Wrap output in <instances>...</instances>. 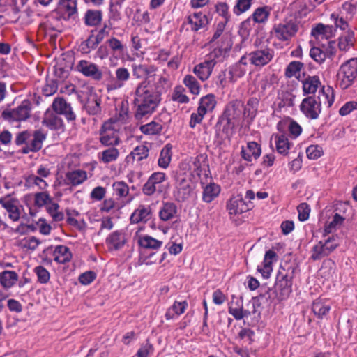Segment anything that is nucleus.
Segmentation results:
<instances>
[{
  "label": "nucleus",
  "mask_w": 357,
  "mask_h": 357,
  "mask_svg": "<svg viewBox=\"0 0 357 357\" xmlns=\"http://www.w3.org/2000/svg\"><path fill=\"white\" fill-rule=\"evenodd\" d=\"M132 75L142 79L135 91V118L138 120L155 111L162 100V94L170 88L169 79L157 74L158 67L152 64L132 63Z\"/></svg>",
  "instance_id": "nucleus-1"
},
{
  "label": "nucleus",
  "mask_w": 357,
  "mask_h": 357,
  "mask_svg": "<svg viewBox=\"0 0 357 357\" xmlns=\"http://www.w3.org/2000/svg\"><path fill=\"white\" fill-rule=\"evenodd\" d=\"M330 93L333 94L331 88H328L326 91L323 88L319 91V96L317 98L309 96L304 98L300 105L301 111L307 118L318 119L321 111V104L324 103L330 107L334 102L333 96H330Z\"/></svg>",
  "instance_id": "nucleus-2"
},
{
  "label": "nucleus",
  "mask_w": 357,
  "mask_h": 357,
  "mask_svg": "<svg viewBox=\"0 0 357 357\" xmlns=\"http://www.w3.org/2000/svg\"><path fill=\"white\" fill-rule=\"evenodd\" d=\"M296 269V266L287 263L280 266L275 284V294L278 301L286 300L292 292V280Z\"/></svg>",
  "instance_id": "nucleus-3"
},
{
  "label": "nucleus",
  "mask_w": 357,
  "mask_h": 357,
  "mask_svg": "<svg viewBox=\"0 0 357 357\" xmlns=\"http://www.w3.org/2000/svg\"><path fill=\"white\" fill-rule=\"evenodd\" d=\"M357 79V58H352L343 63L337 73L339 87L345 90L351 86Z\"/></svg>",
  "instance_id": "nucleus-4"
},
{
  "label": "nucleus",
  "mask_w": 357,
  "mask_h": 357,
  "mask_svg": "<svg viewBox=\"0 0 357 357\" xmlns=\"http://www.w3.org/2000/svg\"><path fill=\"white\" fill-rule=\"evenodd\" d=\"M116 121L111 118L100 129V142L105 146H115L121 143Z\"/></svg>",
  "instance_id": "nucleus-5"
},
{
  "label": "nucleus",
  "mask_w": 357,
  "mask_h": 357,
  "mask_svg": "<svg viewBox=\"0 0 357 357\" xmlns=\"http://www.w3.org/2000/svg\"><path fill=\"white\" fill-rule=\"evenodd\" d=\"M175 180L176 189L174 196L177 202H183L192 196L195 186L190 176L185 174H178L175 176Z\"/></svg>",
  "instance_id": "nucleus-6"
},
{
  "label": "nucleus",
  "mask_w": 357,
  "mask_h": 357,
  "mask_svg": "<svg viewBox=\"0 0 357 357\" xmlns=\"http://www.w3.org/2000/svg\"><path fill=\"white\" fill-rule=\"evenodd\" d=\"M31 109V102L24 100L16 108L3 110L1 116L9 122L25 121L30 116Z\"/></svg>",
  "instance_id": "nucleus-7"
},
{
  "label": "nucleus",
  "mask_w": 357,
  "mask_h": 357,
  "mask_svg": "<svg viewBox=\"0 0 357 357\" xmlns=\"http://www.w3.org/2000/svg\"><path fill=\"white\" fill-rule=\"evenodd\" d=\"M274 57L273 49L261 46L249 53V62L255 67H263L269 63Z\"/></svg>",
  "instance_id": "nucleus-8"
},
{
  "label": "nucleus",
  "mask_w": 357,
  "mask_h": 357,
  "mask_svg": "<svg viewBox=\"0 0 357 357\" xmlns=\"http://www.w3.org/2000/svg\"><path fill=\"white\" fill-rule=\"evenodd\" d=\"M275 37L281 41L290 40L298 31V23L296 20H289L275 24L273 27Z\"/></svg>",
  "instance_id": "nucleus-9"
},
{
  "label": "nucleus",
  "mask_w": 357,
  "mask_h": 357,
  "mask_svg": "<svg viewBox=\"0 0 357 357\" xmlns=\"http://www.w3.org/2000/svg\"><path fill=\"white\" fill-rule=\"evenodd\" d=\"M76 70L84 76L95 81H100L102 79V73L98 66L89 61L80 60L76 65Z\"/></svg>",
  "instance_id": "nucleus-10"
},
{
  "label": "nucleus",
  "mask_w": 357,
  "mask_h": 357,
  "mask_svg": "<svg viewBox=\"0 0 357 357\" xmlns=\"http://www.w3.org/2000/svg\"><path fill=\"white\" fill-rule=\"evenodd\" d=\"M52 108L54 113L63 115L68 122H73L76 119V114L73 112L70 104L62 97L55 98L52 104Z\"/></svg>",
  "instance_id": "nucleus-11"
},
{
  "label": "nucleus",
  "mask_w": 357,
  "mask_h": 357,
  "mask_svg": "<svg viewBox=\"0 0 357 357\" xmlns=\"http://www.w3.org/2000/svg\"><path fill=\"white\" fill-rule=\"evenodd\" d=\"M254 207L252 202H246L241 195L231 198L227 204V209L230 215L245 213Z\"/></svg>",
  "instance_id": "nucleus-12"
},
{
  "label": "nucleus",
  "mask_w": 357,
  "mask_h": 357,
  "mask_svg": "<svg viewBox=\"0 0 357 357\" xmlns=\"http://www.w3.org/2000/svg\"><path fill=\"white\" fill-rule=\"evenodd\" d=\"M221 40L222 45L215 48L207 55L206 59L214 61L215 65L223 60L227 54H228L232 46L231 40L228 36L222 35Z\"/></svg>",
  "instance_id": "nucleus-13"
},
{
  "label": "nucleus",
  "mask_w": 357,
  "mask_h": 357,
  "mask_svg": "<svg viewBox=\"0 0 357 357\" xmlns=\"http://www.w3.org/2000/svg\"><path fill=\"white\" fill-rule=\"evenodd\" d=\"M115 77H111L107 81L106 88L108 91L122 88L130 79V74L124 67L118 68L115 71Z\"/></svg>",
  "instance_id": "nucleus-14"
},
{
  "label": "nucleus",
  "mask_w": 357,
  "mask_h": 357,
  "mask_svg": "<svg viewBox=\"0 0 357 357\" xmlns=\"http://www.w3.org/2000/svg\"><path fill=\"white\" fill-rule=\"evenodd\" d=\"M46 139V135L41 130H37L33 132L32 137L26 140V143L21 150L23 154H28L30 152H38L42 149L43 143Z\"/></svg>",
  "instance_id": "nucleus-15"
},
{
  "label": "nucleus",
  "mask_w": 357,
  "mask_h": 357,
  "mask_svg": "<svg viewBox=\"0 0 357 357\" xmlns=\"http://www.w3.org/2000/svg\"><path fill=\"white\" fill-rule=\"evenodd\" d=\"M0 204L8 213V217L14 222L18 221L20 218V211L19 201L12 198L10 195L0 198Z\"/></svg>",
  "instance_id": "nucleus-16"
},
{
  "label": "nucleus",
  "mask_w": 357,
  "mask_h": 357,
  "mask_svg": "<svg viewBox=\"0 0 357 357\" xmlns=\"http://www.w3.org/2000/svg\"><path fill=\"white\" fill-rule=\"evenodd\" d=\"M42 124L52 130L63 131L65 130V125L62 118L53 111L49 109L44 114Z\"/></svg>",
  "instance_id": "nucleus-17"
},
{
  "label": "nucleus",
  "mask_w": 357,
  "mask_h": 357,
  "mask_svg": "<svg viewBox=\"0 0 357 357\" xmlns=\"http://www.w3.org/2000/svg\"><path fill=\"white\" fill-rule=\"evenodd\" d=\"M166 178V174L163 172L153 173L143 185V193L147 196L153 195L157 190L158 185L165 181Z\"/></svg>",
  "instance_id": "nucleus-18"
},
{
  "label": "nucleus",
  "mask_w": 357,
  "mask_h": 357,
  "mask_svg": "<svg viewBox=\"0 0 357 357\" xmlns=\"http://www.w3.org/2000/svg\"><path fill=\"white\" fill-rule=\"evenodd\" d=\"M105 242L109 250H119L126 242V235L121 231H115L107 237Z\"/></svg>",
  "instance_id": "nucleus-19"
},
{
  "label": "nucleus",
  "mask_w": 357,
  "mask_h": 357,
  "mask_svg": "<svg viewBox=\"0 0 357 357\" xmlns=\"http://www.w3.org/2000/svg\"><path fill=\"white\" fill-rule=\"evenodd\" d=\"M214 66V61L206 59L204 62H202L194 67L193 73L199 78V79L204 82L209 78Z\"/></svg>",
  "instance_id": "nucleus-20"
},
{
  "label": "nucleus",
  "mask_w": 357,
  "mask_h": 357,
  "mask_svg": "<svg viewBox=\"0 0 357 357\" xmlns=\"http://www.w3.org/2000/svg\"><path fill=\"white\" fill-rule=\"evenodd\" d=\"M261 153V146L255 142H249L245 147H242L241 151L242 158L248 162H251L252 158L257 160Z\"/></svg>",
  "instance_id": "nucleus-21"
},
{
  "label": "nucleus",
  "mask_w": 357,
  "mask_h": 357,
  "mask_svg": "<svg viewBox=\"0 0 357 357\" xmlns=\"http://www.w3.org/2000/svg\"><path fill=\"white\" fill-rule=\"evenodd\" d=\"M278 256L275 251L268 250L266 252L263 267L258 266L257 271L260 272L264 278H268L270 276L271 272L272 271V264L273 261H277Z\"/></svg>",
  "instance_id": "nucleus-22"
},
{
  "label": "nucleus",
  "mask_w": 357,
  "mask_h": 357,
  "mask_svg": "<svg viewBox=\"0 0 357 357\" xmlns=\"http://www.w3.org/2000/svg\"><path fill=\"white\" fill-rule=\"evenodd\" d=\"M243 107V104L241 100H232L226 105L222 115L237 121L241 116Z\"/></svg>",
  "instance_id": "nucleus-23"
},
{
  "label": "nucleus",
  "mask_w": 357,
  "mask_h": 357,
  "mask_svg": "<svg viewBox=\"0 0 357 357\" xmlns=\"http://www.w3.org/2000/svg\"><path fill=\"white\" fill-rule=\"evenodd\" d=\"M259 100L257 98H250L245 105H243V117L250 123L255 119L259 107Z\"/></svg>",
  "instance_id": "nucleus-24"
},
{
  "label": "nucleus",
  "mask_w": 357,
  "mask_h": 357,
  "mask_svg": "<svg viewBox=\"0 0 357 357\" xmlns=\"http://www.w3.org/2000/svg\"><path fill=\"white\" fill-rule=\"evenodd\" d=\"M151 218V209L149 206L139 205L130 216L131 223L146 222Z\"/></svg>",
  "instance_id": "nucleus-25"
},
{
  "label": "nucleus",
  "mask_w": 357,
  "mask_h": 357,
  "mask_svg": "<svg viewBox=\"0 0 357 357\" xmlns=\"http://www.w3.org/2000/svg\"><path fill=\"white\" fill-rule=\"evenodd\" d=\"M87 178L86 172L84 170H75L66 174L65 183L67 185H78Z\"/></svg>",
  "instance_id": "nucleus-26"
},
{
  "label": "nucleus",
  "mask_w": 357,
  "mask_h": 357,
  "mask_svg": "<svg viewBox=\"0 0 357 357\" xmlns=\"http://www.w3.org/2000/svg\"><path fill=\"white\" fill-rule=\"evenodd\" d=\"M177 206L173 202H163L159 211L160 219L162 221H168L173 219L177 213Z\"/></svg>",
  "instance_id": "nucleus-27"
},
{
  "label": "nucleus",
  "mask_w": 357,
  "mask_h": 357,
  "mask_svg": "<svg viewBox=\"0 0 357 357\" xmlns=\"http://www.w3.org/2000/svg\"><path fill=\"white\" fill-rule=\"evenodd\" d=\"M220 192V187L215 183H210L203 188L202 200L206 203H211Z\"/></svg>",
  "instance_id": "nucleus-28"
},
{
  "label": "nucleus",
  "mask_w": 357,
  "mask_h": 357,
  "mask_svg": "<svg viewBox=\"0 0 357 357\" xmlns=\"http://www.w3.org/2000/svg\"><path fill=\"white\" fill-rule=\"evenodd\" d=\"M320 85L321 82L318 76H308L303 81V94L308 95L315 93Z\"/></svg>",
  "instance_id": "nucleus-29"
},
{
  "label": "nucleus",
  "mask_w": 357,
  "mask_h": 357,
  "mask_svg": "<svg viewBox=\"0 0 357 357\" xmlns=\"http://www.w3.org/2000/svg\"><path fill=\"white\" fill-rule=\"evenodd\" d=\"M54 261L59 264H66L72 258V254L70 249L62 245L56 246L54 250Z\"/></svg>",
  "instance_id": "nucleus-30"
},
{
  "label": "nucleus",
  "mask_w": 357,
  "mask_h": 357,
  "mask_svg": "<svg viewBox=\"0 0 357 357\" xmlns=\"http://www.w3.org/2000/svg\"><path fill=\"white\" fill-rule=\"evenodd\" d=\"M18 280V275L13 271H4L0 273V284L8 289L11 288Z\"/></svg>",
  "instance_id": "nucleus-31"
},
{
  "label": "nucleus",
  "mask_w": 357,
  "mask_h": 357,
  "mask_svg": "<svg viewBox=\"0 0 357 357\" xmlns=\"http://www.w3.org/2000/svg\"><path fill=\"white\" fill-rule=\"evenodd\" d=\"M188 23L192 31H197L208 24V19L206 15L202 13H194L193 15L188 17Z\"/></svg>",
  "instance_id": "nucleus-32"
},
{
  "label": "nucleus",
  "mask_w": 357,
  "mask_h": 357,
  "mask_svg": "<svg viewBox=\"0 0 357 357\" xmlns=\"http://www.w3.org/2000/svg\"><path fill=\"white\" fill-rule=\"evenodd\" d=\"M102 13L100 10H88L84 15V23L89 26H96L100 24Z\"/></svg>",
  "instance_id": "nucleus-33"
},
{
  "label": "nucleus",
  "mask_w": 357,
  "mask_h": 357,
  "mask_svg": "<svg viewBox=\"0 0 357 357\" xmlns=\"http://www.w3.org/2000/svg\"><path fill=\"white\" fill-rule=\"evenodd\" d=\"M312 310L317 318L323 319L329 312L331 306L326 301L318 298L313 302Z\"/></svg>",
  "instance_id": "nucleus-34"
},
{
  "label": "nucleus",
  "mask_w": 357,
  "mask_h": 357,
  "mask_svg": "<svg viewBox=\"0 0 357 357\" xmlns=\"http://www.w3.org/2000/svg\"><path fill=\"white\" fill-rule=\"evenodd\" d=\"M271 10V7L267 6L259 7L253 12L252 19L255 23L264 24L268 20Z\"/></svg>",
  "instance_id": "nucleus-35"
},
{
  "label": "nucleus",
  "mask_w": 357,
  "mask_h": 357,
  "mask_svg": "<svg viewBox=\"0 0 357 357\" xmlns=\"http://www.w3.org/2000/svg\"><path fill=\"white\" fill-rule=\"evenodd\" d=\"M236 121L229 119V117H227L224 115H222L219 118L215 127H219V129H220L221 126H222V132L225 133L227 135H228L235 128V127L236 126Z\"/></svg>",
  "instance_id": "nucleus-36"
},
{
  "label": "nucleus",
  "mask_w": 357,
  "mask_h": 357,
  "mask_svg": "<svg viewBox=\"0 0 357 357\" xmlns=\"http://www.w3.org/2000/svg\"><path fill=\"white\" fill-rule=\"evenodd\" d=\"M101 99L96 96L89 98L84 105L85 109L90 115H96L100 112Z\"/></svg>",
  "instance_id": "nucleus-37"
},
{
  "label": "nucleus",
  "mask_w": 357,
  "mask_h": 357,
  "mask_svg": "<svg viewBox=\"0 0 357 357\" xmlns=\"http://www.w3.org/2000/svg\"><path fill=\"white\" fill-rule=\"evenodd\" d=\"M274 137L277 151L280 154L287 155L290 149V143L287 137L284 135H275Z\"/></svg>",
  "instance_id": "nucleus-38"
},
{
  "label": "nucleus",
  "mask_w": 357,
  "mask_h": 357,
  "mask_svg": "<svg viewBox=\"0 0 357 357\" xmlns=\"http://www.w3.org/2000/svg\"><path fill=\"white\" fill-rule=\"evenodd\" d=\"M215 105L216 101L215 96L212 93H209L199 100V107L197 108L199 109H203L202 112L206 114L208 111H212Z\"/></svg>",
  "instance_id": "nucleus-39"
},
{
  "label": "nucleus",
  "mask_w": 357,
  "mask_h": 357,
  "mask_svg": "<svg viewBox=\"0 0 357 357\" xmlns=\"http://www.w3.org/2000/svg\"><path fill=\"white\" fill-rule=\"evenodd\" d=\"M172 145L167 144L162 149L158 161L159 167L166 169L169 166L172 158Z\"/></svg>",
  "instance_id": "nucleus-40"
},
{
  "label": "nucleus",
  "mask_w": 357,
  "mask_h": 357,
  "mask_svg": "<svg viewBox=\"0 0 357 357\" xmlns=\"http://www.w3.org/2000/svg\"><path fill=\"white\" fill-rule=\"evenodd\" d=\"M108 47L112 51L113 55L121 56L123 54L126 47L119 39L112 37L106 42Z\"/></svg>",
  "instance_id": "nucleus-41"
},
{
  "label": "nucleus",
  "mask_w": 357,
  "mask_h": 357,
  "mask_svg": "<svg viewBox=\"0 0 357 357\" xmlns=\"http://www.w3.org/2000/svg\"><path fill=\"white\" fill-rule=\"evenodd\" d=\"M354 40V33L349 30L344 35L339 38L338 47L342 51H347L353 45Z\"/></svg>",
  "instance_id": "nucleus-42"
},
{
  "label": "nucleus",
  "mask_w": 357,
  "mask_h": 357,
  "mask_svg": "<svg viewBox=\"0 0 357 357\" xmlns=\"http://www.w3.org/2000/svg\"><path fill=\"white\" fill-rule=\"evenodd\" d=\"M139 244L144 248L158 249L162 246V242L151 236H144L139 240Z\"/></svg>",
  "instance_id": "nucleus-43"
},
{
  "label": "nucleus",
  "mask_w": 357,
  "mask_h": 357,
  "mask_svg": "<svg viewBox=\"0 0 357 357\" xmlns=\"http://www.w3.org/2000/svg\"><path fill=\"white\" fill-rule=\"evenodd\" d=\"M119 156V151L117 149L112 146L101 153L100 160L104 163H109L117 160Z\"/></svg>",
  "instance_id": "nucleus-44"
},
{
  "label": "nucleus",
  "mask_w": 357,
  "mask_h": 357,
  "mask_svg": "<svg viewBox=\"0 0 357 357\" xmlns=\"http://www.w3.org/2000/svg\"><path fill=\"white\" fill-rule=\"evenodd\" d=\"M183 84L195 95H198L200 91V85L197 79L192 75H187L183 79Z\"/></svg>",
  "instance_id": "nucleus-45"
},
{
  "label": "nucleus",
  "mask_w": 357,
  "mask_h": 357,
  "mask_svg": "<svg viewBox=\"0 0 357 357\" xmlns=\"http://www.w3.org/2000/svg\"><path fill=\"white\" fill-rule=\"evenodd\" d=\"M312 254L311 258L313 260H319L321 258L328 256L329 255L327 251L325 245L322 241H319L317 245L312 248Z\"/></svg>",
  "instance_id": "nucleus-46"
},
{
  "label": "nucleus",
  "mask_w": 357,
  "mask_h": 357,
  "mask_svg": "<svg viewBox=\"0 0 357 357\" xmlns=\"http://www.w3.org/2000/svg\"><path fill=\"white\" fill-rule=\"evenodd\" d=\"M98 44L99 43L95 39L94 35H90L86 40L80 44L79 48L82 53L88 54L92 50H95Z\"/></svg>",
  "instance_id": "nucleus-47"
},
{
  "label": "nucleus",
  "mask_w": 357,
  "mask_h": 357,
  "mask_svg": "<svg viewBox=\"0 0 357 357\" xmlns=\"http://www.w3.org/2000/svg\"><path fill=\"white\" fill-rule=\"evenodd\" d=\"M162 126L160 123L151 121L141 126V131L146 135H156L161 132Z\"/></svg>",
  "instance_id": "nucleus-48"
},
{
  "label": "nucleus",
  "mask_w": 357,
  "mask_h": 357,
  "mask_svg": "<svg viewBox=\"0 0 357 357\" xmlns=\"http://www.w3.org/2000/svg\"><path fill=\"white\" fill-rule=\"evenodd\" d=\"M303 67V63L300 61H294L290 62L286 68L285 76L289 78L296 77Z\"/></svg>",
  "instance_id": "nucleus-49"
},
{
  "label": "nucleus",
  "mask_w": 357,
  "mask_h": 357,
  "mask_svg": "<svg viewBox=\"0 0 357 357\" xmlns=\"http://www.w3.org/2000/svg\"><path fill=\"white\" fill-rule=\"evenodd\" d=\"M130 155L134 160L141 161L149 155V149L145 145H139L136 146L130 153Z\"/></svg>",
  "instance_id": "nucleus-50"
},
{
  "label": "nucleus",
  "mask_w": 357,
  "mask_h": 357,
  "mask_svg": "<svg viewBox=\"0 0 357 357\" xmlns=\"http://www.w3.org/2000/svg\"><path fill=\"white\" fill-rule=\"evenodd\" d=\"M215 8L216 13L224 19L222 22L228 23L230 20L231 15L229 13V6L227 3L218 2Z\"/></svg>",
  "instance_id": "nucleus-51"
},
{
  "label": "nucleus",
  "mask_w": 357,
  "mask_h": 357,
  "mask_svg": "<svg viewBox=\"0 0 357 357\" xmlns=\"http://www.w3.org/2000/svg\"><path fill=\"white\" fill-rule=\"evenodd\" d=\"M310 56L314 61L319 64L323 63L326 59L325 51L322 47H312L310 51Z\"/></svg>",
  "instance_id": "nucleus-52"
},
{
  "label": "nucleus",
  "mask_w": 357,
  "mask_h": 357,
  "mask_svg": "<svg viewBox=\"0 0 357 357\" xmlns=\"http://www.w3.org/2000/svg\"><path fill=\"white\" fill-rule=\"evenodd\" d=\"M344 220V218L338 213H335L332 221L325 225V233L330 234L335 230L337 227L340 226Z\"/></svg>",
  "instance_id": "nucleus-53"
},
{
  "label": "nucleus",
  "mask_w": 357,
  "mask_h": 357,
  "mask_svg": "<svg viewBox=\"0 0 357 357\" xmlns=\"http://www.w3.org/2000/svg\"><path fill=\"white\" fill-rule=\"evenodd\" d=\"M51 202L52 198L47 192H40L35 194L34 203L38 207H42Z\"/></svg>",
  "instance_id": "nucleus-54"
},
{
  "label": "nucleus",
  "mask_w": 357,
  "mask_h": 357,
  "mask_svg": "<svg viewBox=\"0 0 357 357\" xmlns=\"http://www.w3.org/2000/svg\"><path fill=\"white\" fill-rule=\"evenodd\" d=\"M59 206L57 203H51L47 207L48 213L52 217L53 220L56 222L61 221L64 218V215L62 212L58 211Z\"/></svg>",
  "instance_id": "nucleus-55"
},
{
  "label": "nucleus",
  "mask_w": 357,
  "mask_h": 357,
  "mask_svg": "<svg viewBox=\"0 0 357 357\" xmlns=\"http://www.w3.org/2000/svg\"><path fill=\"white\" fill-rule=\"evenodd\" d=\"M34 272L38 277V282L41 284H46L49 282L50 274L49 271L42 266H36L34 268Z\"/></svg>",
  "instance_id": "nucleus-56"
},
{
  "label": "nucleus",
  "mask_w": 357,
  "mask_h": 357,
  "mask_svg": "<svg viewBox=\"0 0 357 357\" xmlns=\"http://www.w3.org/2000/svg\"><path fill=\"white\" fill-rule=\"evenodd\" d=\"M58 89V83L56 79H47L46 84L43 87L42 91L44 96H50L54 94Z\"/></svg>",
  "instance_id": "nucleus-57"
},
{
  "label": "nucleus",
  "mask_w": 357,
  "mask_h": 357,
  "mask_svg": "<svg viewBox=\"0 0 357 357\" xmlns=\"http://www.w3.org/2000/svg\"><path fill=\"white\" fill-rule=\"evenodd\" d=\"M252 1V0H237L236 3L233 8V12L236 15H240L245 13L250 9Z\"/></svg>",
  "instance_id": "nucleus-58"
},
{
  "label": "nucleus",
  "mask_w": 357,
  "mask_h": 357,
  "mask_svg": "<svg viewBox=\"0 0 357 357\" xmlns=\"http://www.w3.org/2000/svg\"><path fill=\"white\" fill-rule=\"evenodd\" d=\"M26 181L29 185H35L38 186V188L40 190H45L48 185L47 182L43 179V177L38 176L34 174L29 176Z\"/></svg>",
  "instance_id": "nucleus-59"
},
{
  "label": "nucleus",
  "mask_w": 357,
  "mask_h": 357,
  "mask_svg": "<svg viewBox=\"0 0 357 357\" xmlns=\"http://www.w3.org/2000/svg\"><path fill=\"white\" fill-rule=\"evenodd\" d=\"M113 189L116 195L120 197H126L129 192L128 185L123 181L114 183Z\"/></svg>",
  "instance_id": "nucleus-60"
},
{
  "label": "nucleus",
  "mask_w": 357,
  "mask_h": 357,
  "mask_svg": "<svg viewBox=\"0 0 357 357\" xmlns=\"http://www.w3.org/2000/svg\"><path fill=\"white\" fill-rule=\"evenodd\" d=\"M203 109H199L197 108L196 112H193L190 115V119L189 122V126L191 128H194L197 124H199L202 123L204 116L206 115L204 112H202Z\"/></svg>",
  "instance_id": "nucleus-61"
},
{
  "label": "nucleus",
  "mask_w": 357,
  "mask_h": 357,
  "mask_svg": "<svg viewBox=\"0 0 357 357\" xmlns=\"http://www.w3.org/2000/svg\"><path fill=\"white\" fill-rule=\"evenodd\" d=\"M297 211L298 213V218L300 221L304 222L309 218L310 208L307 203L303 202L297 206Z\"/></svg>",
  "instance_id": "nucleus-62"
},
{
  "label": "nucleus",
  "mask_w": 357,
  "mask_h": 357,
  "mask_svg": "<svg viewBox=\"0 0 357 357\" xmlns=\"http://www.w3.org/2000/svg\"><path fill=\"white\" fill-rule=\"evenodd\" d=\"M322 149L318 145H310L306 149V154L309 159L315 160L322 155Z\"/></svg>",
  "instance_id": "nucleus-63"
},
{
  "label": "nucleus",
  "mask_w": 357,
  "mask_h": 357,
  "mask_svg": "<svg viewBox=\"0 0 357 357\" xmlns=\"http://www.w3.org/2000/svg\"><path fill=\"white\" fill-rule=\"evenodd\" d=\"M287 129L291 136L294 138L298 137L302 132L301 126L292 119L288 121Z\"/></svg>",
  "instance_id": "nucleus-64"
}]
</instances>
